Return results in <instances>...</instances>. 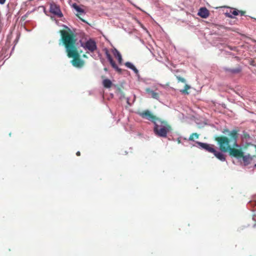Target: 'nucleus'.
Instances as JSON below:
<instances>
[{"label": "nucleus", "instance_id": "obj_1", "mask_svg": "<svg viewBox=\"0 0 256 256\" xmlns=\"http://www.w3.org/2000/svg\"><path fill=\"white\" fill-rule=\"evenodd\" d=\"M60 33L68 56L73 58L71 60L72 64L76 68H82L84 64V62L80 58V54L76 46V40L75 34L70 28H68V30H60Z\"/></svg>", "mask_w": 256, "mask_h": 256}, {"label": "nucleus", "instance_id": "obj_2", "mask_svg": "<svg viewBox=\"0 0 256 256\" xmlns=\"http://www.w3.org/2000/svg\"><path fill=\"white\" fill-rule=\"evenodd\" d=\"M138 114L142 118L148 120L154 124V132L156 135L159 137L166 138L168 134L172 130L171 126L167 122L157 118L148 110L139 112Z\"/></svg>", "mask_w": 256, "mask_h": 256}, {"label": "nucleus", "instance_id": "obj_3", "mask_svg": "<svg viewBox=\"0 0 256 256\" xmlns=\"http://www.w3.org/2000/svg\"><path fill=\"white\" fill-rule=\"evenodd\" d=\"M230 138L224 136H217L214 138V140L218 142L220 150L222 152H228V148L230 145V142H232L233 146L238 147V144H237V139L238 138V131L233 130L231 131L228 134Z\"/></svg>", "mask_w": 256, "mask_h": 256}, {"label": "nucleus", "instance_id": "obj_4", "mask_svg": "<svg viewBox=\"0 0 256 256\" xmlns=\"http://www.w3.org/2000/svg\"><path fill=\"white\" fill-rule=\"evenodd\" d=\"M228 152L230 156L238 159L241 158V157L243 156V152L239 146L238 147L234 146H233V147L230 146Z\"/></svg>", "mask_w": 256, "mask_h": 256}, {"label": "nucleus", "instance_id": "obj_5", "mask_svg": "<svg viewBox=\"0 0 256 256\" xmlns=\"http://www.w3.org/2000/svg\"><path fill=\"white\" fill-rule=\"evenodd\" d=\"M50 11L52 14L56 16L58 18H62L63 16L60 7L54 3L50 4Z\"/></svg>", "mask_w": 256, "mask_h": 256}, {"label": "nucleus", "instance_id": "obj_6", "mask_svg": "<svg viewBox=\"0 0 256 256\" xmlns=\"http://www.w3.org/2000/svg\"><path fill=\"white\" fill-rule=\"evenodd\" d=\"M196 143L200 146V148L206 150V151L213 153L215 152L214 145L206 143H203L200 142H196Z\"/></svg>", "mask_w": 256, "mask_h": 256}, {"label": "nucleus", "instance_id": "obj_7", "mask_svg": "<svg viewBox=\"0 0 256 256\" xmlns=\"http://www.w3.org/2000/svg\"><path fill=\"white\" fill-rule=\"evenodd\" d=\"M84 48L88 49L91 52H94L96 50L97 46L96 42L94 40L90 39L85 43Z\"/></svg>", "mask_w": 256, "mask_h": 256}, {"label": "nucleus", "instance_id": "obj_8", "mask_svg": "<svg viewBox=\"0 0 256 256\" xmlns=\"http://www.w3.org/2000/svg\"><path fill=\"white\" fill-rule=\"evenodd\" d=\"M106 56L108 60L109 61L110 64L112 66V67L114 68L118 72L121 73L122 70L119 68L117 65L116 64L114 61L113 60L111 55L108 52L107 50L106 52Z\"/></svg>", "mask_w": 256, "mask_h": 256}, {"label": "nucleus", "instance_id": "obj_9", "mask_svg": "<svg viewBox=\"0 0 256 256\" xmlns=\"http://www.w3.org/2000/svg\"><path fill=\"white\" fill-rule=\"evenodd\" d=\"M198 16L202 18H207L210 14L209 11L206 8H201L198 14Z\"/></svg>", "mask_w": 256, "mask_h": 256}, {"label": "nucleus", "instance_id": "obj_10", "mask_svg": "<svg viewBox=\"0 0 256 256\" xmlns=\"http://www.w3.org/2000/svg\"><path fill=\"white\" fill-rule=\"evenodd\" d=\"M255 157V156H250V154L244 155L243 152V156L241 157L242 158V160L245 166L248 165L251 161L253 160V158Z\"/></svg>", "mask_w": 256, "mask_h": 256}, {"label": "nucleus", "instance_id": "obj_11", "mask_svg": "<svg viewBox=\"0 0 256 256\" xmlns=\"http://www.w3.org/2000/svg\"><path fill=\"white\" fill-rule=\"evenodd\" d=\"M226 16L228 18H232V15L237 16L238 14V10L236 8H232L230 9V11H228L225 14Z\"/></svg>", "mask_w": 256, "mask_h": 256}, {"label": "nucleus", "instance_id": "obj_12", "mask_svg": "<svg viewBox=\"0 0 256 256\" xmlns=\"http://www.w3.org/2000/svg\"><path fill=\"white\" fill-rule=\"evenodd\" d=\"M146 93L150 95L151 97L153 98L158 100L159 98V94L158 93L153 91L150 88H146Z\"/></svg>", "mask_w": 256, "mask_h": 256}, {"label": "nucleus", "instance_id": "obj_13", "mask_svg": "<svg viewBox=\"0 0 256 256\" xmlns=\"http://www.w3.org/2000/svg\"><path fill=\"white\" fill-rule=\"evenodd\" d=\"M212 154L214 155V156L218 158L219 160L224 162L226 160V158L224 155L221 152L217 151L215 150V152Z\"/></svg>", "mask_w": 256, "mask_h": 256}, {"label": "nucleus", "instance_id": "obj_14", "mask_svg": "<svg viewBox=\"0 0 256 256\" xmlns=\"http://www.w3.org/2000/svg\"><path fill=\"white\" fill-rule=\"evenodd\" d=\"M113 54L114 57L118 59V63L120 64H122V58L120 52L117 50L114 49V50L113 51Z\"/></svg>", "mask_w": 256, "mask_h": 256}, {"label": "nucleus", "instance_id": "obj_15", "mask_svg": "<svg viewBox=\"0 0 256 256\" xmlns=\"http://www.w3.org/2000/svg\"><path fill=\"white\" fill-rule=\"evenodd\" d=\"M125 66L132 70L135 74H138V70H137V68L130 62H126L125 63Z\"/></svg>", "mask_w": 256, "mask_h": 256}, {"label": "nucleus", "instance_id": "obj_16", "mask_svg": "<svg viewBox=\"0 0 256 256\" xmlns=\"http://www.w3.org/2000/svg\"><path fill=\"white\" fill-rule=\"evenodd\" d=\"M102 84L104 88H110L112 86V82L109 79H104L102 81Z\"/></svg>", "mask_w": 256, "mask_h": 256}, {"label": "nucleus", "instance_id": "obj_17", "mask_svg": "<svg viewBox=\"0 0 256 256\" xmlns=\"http://www.w3.org/2000/svg\"><path fill=\"white\" fill-rule=\"evenodd\" d=\"M190 88V86L187 84H186L184 86V88L183 90H180V92L184 94H188L189 93L188 92V90Z\"/></svg>", "mask_w": 256, "mask_h": 256}, {"label": "nucleus", "instance_id": "obj_18", "mask_svg": "<svg viewBox=\"0 0 256 256\" xmlns=\"http://www.w3.org/2000/svg\"><path fill=\"white\" fill-rule=\"evenodd\" d=\"M199 137V134L197 133H192L189 137L188 140L190 141H194V138H198Z\"/></svg>", "mask_w": 256, "mask_h": 256}, {"label": "nucleus", "instance_id": "obj_19", "mask_svg": "<svg viewBox=\"0 0 256 256\" xmlns=\"http://www.w3.org/2000/svg\"><path fill=\"white\" fill-rule=\"evenodd\" d=\"M228 70L232 74H238L241 72V69L240 68H236L234 69H230Z\"/></svg>", "mask_w": 256, "mask_h": 256}, {"label": "nucleus", "instance_id": "obj_20", "mask_svg": "<svg viewBox=\"0 0 256 256\" xmlns=\"http://www.w3.org/2000/svg\"><path fill=\"white\" fill-rule=\"evenodd\" d=\"M176 79L178 80V82H182V83H186V80L184 78H182V77H181L180 76H176Z\"/></svg>", "mask_w": 256, "mask_h": 256}, {"label": "nucleus", "instance_id": "obj_21", "mask_svg": "<svg viewBox=\"0 0 256 256\" xmlns=\"http://www.w3.org/2000/svg\"><path fill=\"white\" fill-rule=\"evenodd\" d=\"M74 8L78 12L84 13V10L78 6L74 5Z\"/></svg>", "mask_w": 256, "mask_h": 256}, {"label": "nucleus", "instance_id": "obj_22", "mask_svg": "<svg viewBox=\"0 0 256 256\" xmlns=\"http://www.w3.org/2000/svg\"><path fill=\"white\" fill-rule=\"evenodd\" d=\"M30 14V12H26V14H25L22 17V19L23 20H26V18H28V14Z\"/></svg>", "mask_w": 256, "mask_h": 256}, {"label": "nucleus", "instance_id": "obj_23", "mask_svg": "<svg viewBox=\"0 0 256 256\" xmlns=\"http://www.w3.org/2000/svg\"><path fill=\"white\" fill-rule=\"evenodd\" d=\"M244 137L245 138H250V136L249 134H248L247 132H244Z\"/></svg>", "mask_w": 256, "mask_h": 256}, {"label": "nucleus", "instance_id": "obj_24", "mask_svg": "<svg viewBox=\"0 0 256 256\" xmlns=\"http://www.w3.org/2000/svg\"><path fill=\"white\" fill-rule=\"evenodd\" d=\"M246 11L238 10V14H240L241 16H244L246 14Z\"/></svg>", "mask_w": 256, "mask_h": 256}, {"label": "nucleus", "instance_id": "obj_25", "mask_svg": "<svg viewBox=\"0 0 256 256\" xmlns=\"http://www.w3.org/2000/svg\"><path fill=\"white\" fill-rule=\"evenodd\" d=\"M6 0H0V4H4Z\"/></svg>", "mask_w": 256, "mask_h": 256}, {"label": "nucleus", "instance_id": "obj_26", "mask_svg": "<svg viewBox=\"0 0 256 256\" xmlns=\"http://www.w3.org/2000/svg\"><path fill=\"white\" fill-rule=\"evenodd\" d=\"M76 155L77 156H80V152H79V151L77 152H76Z\"/></svg>", "mask_w": 256, "mask_h": 256}, {"label": "nucleus", "instance_id": "obj_27", "mask_svg": "<svg viewBox=\"0 0 256 256\" xmlns=\"http://www.w3.org/2000/svg\"><path fill=\"white\" fill-rule=\"evenodd\" d=\"M78 16L79 17V18L81 20H82V22H86L83 19H82V18H80L78 14H77Z\"/></svg>", "mask_w": 256, "mask_h": 256}, {"label": "nucleus", "instance_id": "obj_28", "mask_svg": "<svg viewBox=\"0 0 256 256\" xmlns=\"http://www.w3.org/2000/svg\"><path fill=\"white\" fill-rule=\"evenodd\" d=\"M84 58H87V56L86 54L83 55Z\"/></svg>", "mask_w": 256, "mask_h": 256}]
</instances>
